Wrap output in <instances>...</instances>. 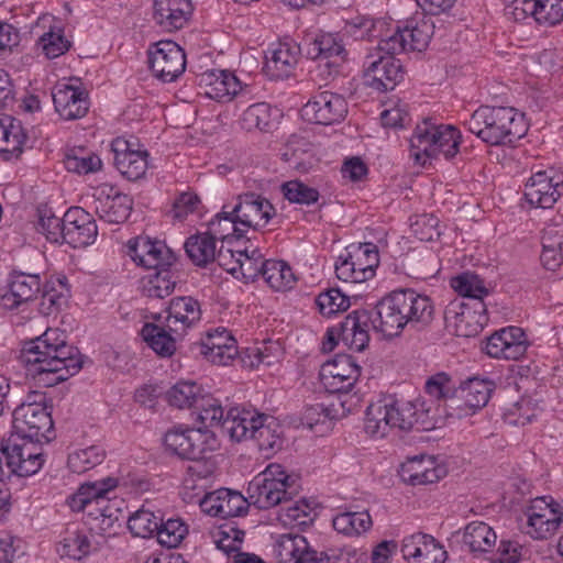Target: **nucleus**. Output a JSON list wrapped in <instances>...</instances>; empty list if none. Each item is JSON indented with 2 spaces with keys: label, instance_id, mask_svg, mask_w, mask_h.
Masks as SVG:
<instances>
[{
  "label": "nucleus",
  "instance_id": "nucleus-1",
  "mask_svg": "<svg viewBox=\"0 0 563 563\" xmlns=\"http://www.w3.org/2000/svg\"><path fill=\"white\" fill-rule=\"evenodd\" d=\"M27 375L38 384L51 387L77 374L82 358L77 347L67 344L59 329H47L42 335L26 342L21 352Z\"/></svg>",
  "mask_w": 563,
  "mask_h": 563
},
{
  "label": "nucleus",
  "instance_id": "nucleus-2",
  "mask_svg": "<svg viewBox=\"0 0 563 563\" xmlns=\"http://www.w3.org/2000/svg\"><path fill=\"white\" fill-rule=\"evenodd\" d=\"M355 316L362 313L368 320L361 325V330L369 329L384 336L398 335L407 324L426 327L431 323L434 314L432 300L412 289L394 290L383 297L373 310H354Z\"/></svg>",
  "mask_w": 563,
  "mask_h": 563
},
{
  "label": "nucleus",
  "instance_id": "nucleus-3",
  "mask_svg": "<svg viewBox=\"0 0 563 563\" xmlns=\"http://www.w3.org/2000/svg\"><path fill=\"white\" fill-rule=\"evenodd\" d=\"M437 426V410L421 397L397 399L389 395L372 401L365 411L364 431L374 439H383L391 431L431 430Z\"/></svg>",
  "mask_w": 563,
  "mask_h": 563
},
{
  "label": "nucleus",
  "instance_id": "nucleus-4",
  "mask_svg": "<svg viewBox=\"0 0 563 563\" xmlns=\"http://www.w3.org/2000/svg\"><path fill=\"white\" fill-rule=\"evenodd\" d=\"M451 287L461 296L452 300L444 310L446 329L456 336L477 335L487 322L484 298L489 290L484 280L474 273H463L451 279Z\"/></svg>",
  "mask_w": 563,
  "mask_h": 563
},
{
  "label": "nucleus",
  "instance_id": "nucleus-5",
  "mask_svg": "<svg viewBox=\"0 0 563 563\" xmlns=\"http://www.w3.org/2000/svg\"><path fill=\"white\" fill-rule=\"evenodd\" d=\"M464 125L492 146L514 145L528 131L523 113L512 107L481 106Z\"/></svg>",
  "mask_w": 563,
  "mask_h": 563
},
{
  "label": "nucleus",
  "instance_id": "nucleus-6",
  "mask_svg": "<svg viewBox=\"0 0 563 563\" xmlns=\"http://www.w3.org/2000/svg\"><path fill=\"white\" fill-rule=\"evenodd\" d=\"M461 132L453 125L437 124L424 119L417 124L410 139L411 157L415 163L426 166L429 159L442 154L446 159L453 158L461 143Z\"/></svg>",
  "mask_w": 563,
  "mask_h": 563
},
{
  "label": "nucleus",
  "instance_id": "nucleus-7",
  "mask_svg": "<svg viewBox=\"0 0 563 563\" xmlns=\"http://www.w3.org/2000/svg\"><path fill=\"white\" fill-rule=\"evenodd\" d=\"M432 15L422 11L416 12L410 18L399 21L394 30L380 38L378 49L396 55L405 52L424 51L434 33Z\"/></svg>",
  "mask_w": 563,
  "mask_h": 563
},
{
  "label": "nucleus",
  "instance_id": "nucleus-8",
  "mask_svg": "<svg viewBox=\"0 0 563 563\" xmlns=\"http://www.w3.org/2000/svg\"><path fill=\"white\" fill-rule=\"evenodd\" d=\"M294 484L282 465L269 464L249 484V498L258 509H268L291 500L296 492Z\"/></svg>",
  "mask_w": 563,
  "mask_h": 563
},
{
  "label": "nucleus",
  "instance_id": "nucleus-9",
  "mask_svg": "<svg viewBox=\"0 0 563 563\" xmlns=\"http://www.w3.org/2000/svg\"><path fill=\"white\" fill-rule=\"evenodd\" d=\"M44 459L41 449L34 441L21 440L11 434L1 442L0 446V475L20 477L36 474L43 466Z\"/></svg>",
  "mask_w": 563,
  "mask_h": 563
},
{
  "label": "nucleus",
  "instance_id": "nucleus-10",
  "mask_svg": "<svg viewBox=\"0 0 563 563\" xmlns=\"http://www.w3.org/2000/svg\"><path fill=\"white\" fill-rule=\"evenodd\" d=\"M12 434L21 440L40 442L53 437V419L42 401H23L12 412Z\"/></svg>",
  "mask_w": 563,
  "mask_h": 563
},
{
  "label": "nucleus",
  "instance_id": "nucleus-11",
  "mask_svg": "<svg viewBox=\"0 0 563 563\" xmlns=\"http://www.w3.org/2000/svg\"><path fill=\"white\" fill-rule=\"evenodd\" d=\"M378 264L379 255L375 244H352L346 249V255L338 258L335 274L345 283H363L375 275Z\"/></svg>",
  "mask_w": 563,
  "mask_h": 563
},
{
  "label": "nucleus",
  "instance_id": "nucleus-12",
  "mask_svg": "<svg viewBox=\"0 0 563 563\" xmlns=\"http://www.w3.org/2000/svg\"><path fill=\"white\" fill-rule=\"evenodd\" d=\"M118 484V478L111 476L101 481L85 483L68 498L67 504L73 511L87 512L92 519L101 518L103 522L112 517L108 507V494Z\"/></svg>",
  "mask_w": 563,
  "mask_h": 563
},
{
  "label": "nucleus",
  "instance_id": "nucleus-13",
  "mask_svg": "<svg viewBox=\"0 0 563 563\" xmlns=\"http://www.w3.org/2000/svg\"><path fill=\"white\" fill-rule=\"evenodd\" d=\"M147 55L150 69L163 82L175 81L185 71V52L173 41H159L152 44Z\"/></svg>",
  "mask_w": 563,
  "mask_h": 563
},
{
  "label": "nucleus",
  "instance_id": "nucleus-14",
  "mask_svg": "<svg viewBox=\"0 0 563 563\" xmlns=\"http://www.w3.org/2000/svg\"><path fill=\"white\" fill-rule=\"evenodd\" d=\"M527 517V533L534 539L552 537L563 522V511L560 504L552 498L539 497L531 501L525 510Z\"/></svg>",
  "mask_w": 563,
  "mask_h": 563
},
{
  "label": "nucleus",
  "instance_id": "nucleus-15",
  "mask_svg": "<svg viewBox=\"0 0 563 563\" xmlns=\"http://www.w3.org/2000/svg\"><path fill=\"white\" fill-rule=\"evenodd\" d=\"M380 52L378 49L377 57L374 54L365 57L364 82L376 91L386 92L393 90L404 79L405 71L400 60L389 54L379 55Z\"/></svg>",
  "mask_w": 563,
  "mask_h": 563
},
{
  "label": "nucleus",
  "instance_id": "nucleus-16",
  "mask_svg": "<svg viewBox=\"0 0 563 563\" xmlns=\"http://www.w3.org/2000/svg\"><path fill=\"white\" fill-rule=\"evenodd\" d=\"M360 374L361 367L351 355L339 354L322 365L320 378L327 391L344 395L343 399H346Z\"/></svg>",
  "mask_w": 563,
  "mask_h": 563
},
{
  "label": "nucleus",
  "instance_id": "nucleus-17",
  "mask_svg": "<svg viewBox=\"0 0 563 563\" xmlns=\"http://www.w3.org/2000/svg\"><path fill=\"white\" fill-rule=\"evenodd\" d=\"M126 249V253L132 261L147 269L168 268L176 261L174 252L163 241H153L147 236H136L129 240Z\"/></svg>",
  "mask_w": 563,
  "mask_h": 563
},
{
  "label": "nucleus",
  "instance_id": "nucleus-18",
  "mask_svg": "<svg viewBox=\"0 0 563 563\" xmlns=\"http://www.w3.org/2000/svg\"><path fill=\"white\" fill-rule=\"evenodd\" d=\"M368 318L365 314L355 316L354 311L350 312L338 327L329 328L322 342V349L331 352L342 341L345 346L355 352L364 351L369 343V334L366 330H361V325Z\"/></svg>",
  "mask_w": 563,
  "mask_h": 563
},
{
  "label": "nucleus",
  "instance_id": "nucleus-19",
  "mask_svg": "<svg viewBox=\"0 0 563 563\" xmlns=\"http://www.w3.org/2000/svg\"><path fill=\"white\" fill-rule=\"evenodd\" d=\"M346 114V100L343 96L331 91L316 93L301 109L303 119L323 125L339 123L345 119Z\"/></svg>",
  "mask_w": 563,
  "mask_h": 563
},
{
  "label": "nucleus",
  "instance_id": "nucleus-20",
  "mask_svg": "<svg viewBox=\"0 0 563 563\" xmlns=\"http://www.w3.org/2000/svg\"><path fill=\"white\" fill-rule=\"evenodd\" d=\"M275 213L272 203L260 195L245 192L239 195L236 202L230 206V214H234L238 223L245 232L247 229L264 227Z\"/></svg>",
  "mask_w": 563,
  "mask_h": 563
},
{
  "label": "nucleus",
  "instance_id": "nucleus-21",
  "mask_svg": "<svg viewBox=\"0 0 563 563\" xmlns=\"http://www.w3.org/2000/svg\"><path fill=\"white\" fill-rule=\"evenodd\" d=\"M528 346L525 331L511 325L493 333L483 350L494 358L519 360L526 354Z\"/></svg>",
  "mask_w": 563,
  "mask_h": 563
},
{
  "label": "nucleus",
  "instance_id": "nucleus-22",
  "mask_svg": "<svg viewBox=\"0 0 563 563\" xmlns=\"http://www.w3.org/2000/svg\"><path fill=\"white\" fill-rule=\"evenodd\" d=\"M562 184L563 177L554 169L539 170L528 179L525 197L531 206L552 208L561 196L559 186Z\"/></svg>",
  "mask_w": 563,
  "mask_h": 563
},
{
  "label": "nucleus",
  "instance_id": "nucleus-23",
  "mask_svg": "<svg viewBox=\"0 0 563 563\" xmlns=\"http://www.w3.org/2000/svg\"><path fill=\"white\" fill-rule=\"evenodd\" d=\"M199 85L208 98L218 102H228L239 95L250 92L247 85L243 86L232 71L223 69L205 71Z\"/></svg>",
  "mask_w": 563,
  "mask_h": 563
},
{
  "label": "nucleus",
  "instance_id": "nucleus-24",
  "mask_svg": "<svg viewBox=\"0 0 563 563\" xmlns=\"http://www.w3.org/2000/svg\"><path fill=\"white\" fill-rule=\"evenodd\" d=\"M64 243L71 247H85L95 242L98 228L90 213L80 207H71L64 213Z\"/></svg>",
  "mask_w": 563,
  "mask_h": 563
},
{
  "label": "nucleus",
  "instance_id": "nucleus-25",
  "mask_svg": "<svg viewBox=\"0 0 563 563\" xmlns=\"http://www.w3.org/2000/svg\"><path fill=\"white\" fill-rule=\"evenodd\" d=\"M307 56L319 59V68H327L328 75L332 76L339 73L340 66L346 60L347 52L335 34L322 33L308 44Z\"/></svg>",
  "mask_w": 563,
  "mask_h": 563
},
{
  "label": "nucleus",
  "instance_id": "nucleus-26",
  "mask_svg": "<svg viewBox=\"0 0 563 563\" xmlns=\"http://www.w3.org/2000/svg\"><path fill=\"white\" fill-rule=\"evenodd\" d=\"M402 556L408 563H444L446 551L431 536L417 532L404 538Z\"/></svg>",
  "mask_w": 563,
  "mask_h": 563
},
{
  "label": "nucleus",
  "instance_id": "nucleus-27",
  "mask_svg": "<svg viewBox=\"0 0 563 563\" xmlns=\"http://www.w3.org/2000/svg\"><path fill=\"white\" fill-rule=\"evenodd\" d=\"M199 505L203 512L228 519L243 515L247 509V499L239 492L222 488L206 494Z\"/></svg>",
  "mask_w": 563,
  "mask_h": 563
},
{
  "label": "nucleus",
  "instance_id": "nucleus-28",
  "mask_svg": "<svg viewBox=\"0 0 563 563\" xmlns=\"http://www.w3.org/2000/svg\"><path fill=\"white\" fill-rule=\"evenodd\" d=\"M111 150L117 169L126 179L137 180L145 175L148 167L146 151L133 150L132 144L123 137L114 139Z\"/></svg>",
  "mask_w": 563,
  "mask_h": 563
},
{
  "label": "nucleus",
  "instance_id": "nucleus-29",
  "mask_svg": "<svg viewBox=\"0 0 563 563\" xmlns=\"http://www.w3.org/2000/svg\"><path fill=\"white\" fill-rule=\"evenodd\" d=\"M301 55V48L294 40H284L274 44L266 54L265 68L274 79L289 77Z\"/></svg>",
  "mask_w": 563,
  "mask_h": 563
},
{
  "label": "nucleus",
  "instance_id": "nucleus-30",
  "mask_svg": "<svg viewBox=\"0 0 563 563\" xmlns=\"http://www.w3.org/2000/svg\"><path fill=\"white\" fill-rule=\"evenodd\" d=\"M276 551L282 562L329 563L332 559L327 552L312 549L300 534H283L277 542Z\"/></svg>",
  "mask_w": 563,
  "mask_h": 563
},
{
  "label": "nucleus",
  "instance_id": "nucleus-31",
  "mask_svg": "<svg viewBox=\"0 0 563 563\" xmlns=\"http://www.w3.org/2000/svg\"><path fill=\"white\" fill-rule=\"evenodd\" d=\"M52 96L55 110L64 120L80 119L89 110L88 92L82 87L59 84Z\"/></svg>",
  "mask_w": 563,
  "mask_h": 563
},
{
  "label": "nucleus",
  "instance_id": "nucleus-32",
  "mask_svg": "<svg viewBox=\"0 0 563 563\" xmlns=\"http://www.w3.org/2000/svg\"><path fill=\"white\" fill-rule=\"evenodd\" d=\"M196 349L217 365H228L238 354L236 340L224 328L208 332L206 339L198 343Z\"/></svg>",
  "mask_w": 563,
  "mask_h": 563
},
{
  "label": "nucleus",
  "instance_id": "nucleus-33",
  "mask_svg": "<svg viewBox=\"0 0 563 563\" xmlns=\"http://www.w3.org/2000/svg\"><path fill=\"white\" fill-rule=\"evenodd\" d=\"M166 327L177 336L194 327L201 319V308L192 297H177L170 300L167 309Z\"/></svg>",
  "mask_w": 563,
  "mask_h": 563
},
{
  "label": "nucleus",
  "instance_id": "nucleus-34",
  "mask_svg": "<svg viewBox=\"0 0 563 563\" xmlns=\"http://www.w3.org/2000/svg\"><path fill=\"white\" fill-rule=\"evenodd\" d=\"M263 415L256 410L231 408L221 423V433L238 442L250 439L253 429L262 423Z\"/></svg>",
  "mask_w": 563,
  "mask_h": 563
},
{
  "label": "nucleus",
  "instance_id": "nucleus-35",
  "mask_svg": "<svg viewBox=\"0 0 563 563\" xmlns=\"http://www.w3.org/2000/svg\"><path fill=\"white\" fill-rule=\"evenodd\" d=\"M191 12L190 0H154V20L166 31L181 29Z\"/></svg>",
  "mask_w": 563,
  "mask_h": 563
},
{
  "label": "nucleus",
  "instance_id": "nucleus-36",
  "mask_svg": "<svg viewBox=\"0 0 563 563\" xmlns=\"http://www.w3.org/2000/svg\"><path fill=\"white\" fill-rule=\"evenodd\" d=\"M338 405L332 402L330 407H323V405L316 404L307 406L301 416V422L303 426L312 429L316 424L324 422L327 418L335 419L341 416H345L353 411V408L357 406L360 399L356 395H351L346 399L338 398Z\"/></svg>",
  "mask_w": 563,
  "mask_h": 563
},
{
  "label": "nucleus",
  "instance_id": "nucleus-37",
  "mask_svg": "<svg viewBox=\"0 0 563 563\" xmlns=\"http://www.w3.org/2000/svg\"><path fill=\"white\" fill-rule=\"evenodd\" d=\"M10 292L3 296L5 305L18 307L36 297L41 289V280L37 274L15 273L11 277Z\"/></svg>",
  "mask_w": 563,
  "mask_h": 563
},
{
  "label": "nucleus",
  "instance_id": "nucleus-38",
  "mask_svg": "<svg viewBox=\"0 0 563 563\" xmlns=\"http://www.w3.org/2000/svg\"><path fill=\"white\" fill-rule=\"evenodd\" d=\"M404 475L412 485L430 484L439 481L444 475L442 467L435 466L431 456H415L402 465Z\"/></svg>",
  "mask_w": 563,
  "mask_h": 563
},
{
  "label": "nucleus",
  "instance_id": "nucleus-39",
  "mask_svg": "<svg viewBox=\"0 0 563 563\" xmlns=\"http://www.w3.org/2000/svg\"><path fill=\"white\" fill-rule=\"evenodd\" d=\"M278 114L277 109H273L266 102H257L250 106L241 115V128L246 131H269Z\"/></svg>",
  "mask_w": 563,
  "mask_h": 563
},
{
  "label": "nucleus",
  "instance_id": "nucleus-40",
  "mask_svg": "<svg viewBox=\"0 0 563 563\" xmlns=\"http://www.w3.org/2000/svg\"><path fill=\"white\" fill-rule=\"evenodd\" d=\"M184 246L188 257L197 266L205 267L216 260L217 243L208 232L189 236Z\"/></svg>",
  "mask_w": 563,
  "mask_h": 563
},
{
  "label": "nucleus",
  "instance_id": "nucleus-41",
  "mask_svg": "<svg viewBox=\"0 0 563 563\" xmlns=\"http://www.w3.org/2000/svg\"><path fill=\"white\" fill-rule=\"evenodd\" d=\"M132 199L124 194L115 192L113 196H107L103 201L97 206V213L100 219L113 224L124 222L131 212Z\"/></svg>",
  "mask_w": 563,
  "mask_h": 563
},
{
  "label": "nucleus",
  "instance_id": "nucleus-42",
  "mask_svg": "<svg viewBox=\"0 0 563 563\" xmlns=\"http://www.w3.org/2000/svg\"><path fill=\"white\" fill-rule=\"evenodd\" d=\"M25 139L20 121L11 118L0 121V152L5 158L19 157Z\"/></svg>",
  "mask_w": 563,
  "mask_h": 563
},
{
  "label": "nucleus",
  "instance_id": "nucleus-43",
  "mask_svg": "<svg viewBox=\"0 0 563 563\" xmlns=\"http://www.w3.org/2000/svg\"><path fill=\"white\" fill-rule=\"evenodd\" d=\"M234 214H230V205H224L222 211L209 222L208 233L217 241L222 243L229 241L232 236L241 239L244 236L245 229L238 223Z\"/></svg>",
  "mask_w": 563,
  "mask_h": 563
},
{
  "label": "nucleus",
  "instance_id": "nucleus-44",
  "mask_svg": "<svg viewBox=\"0 0 563 563\" xmlns=\"http://www.w3.org/2000/svg\"><path fill=\"white\" fill-rule=\"evenodd\" d=\"M496 540L495 531L483 521H473L464 529L463 543L472 552H487L495 545Z\"/></svg>",
  "mask_w": 563,
  "mask_h": 563
},
{
  "label": "nucleus",
  "instance_id": "nucleus-45",
  "mask_svg": "<svg viewBox=\"0 0 563 563\" xmlns=\"http://www.w3.org/2000/svg\"><path fill=\"white\" fill-rule=\"evenodd\" d=\"M143 340L159 356L169 357L176 351V338L165 328L155 323H145L141 330Z\"/></svg>",
  "mask_w": 563,
  "mask_h": 563
},
{
  "label": "nucleus",
  "instance_id": "nucleus-46",
  "mask_svg": "<svg viewBox=\"0 0 563 563\" xmlns=\"http://www.w3.org/2000/svg\"><path fill=\"white\" fill-rule=\"evenodd\" d=\"M250 439L256 441L263 452L275 451L282 448V427L272 416L263 415Z\"/></svg>",
  "mask_w": 563,
  "mask_h": 563
},
{
  "label": "nucleus",
  "instance_id": "nucleus-47",
  "mask_svg": "<svg viewBox=\"0 0 563 563\" xmlns=\"http://www.w3.org/2000/svg\"><path fill=\"white\" fill-rule=\"evenodd\" d=\"M462 397L475 412L485 407L495 390V383L488 378L472 377L460 385Z\"/></svg>",
  "mask_w": 563,
  "mask_h": 563
},
{
  "label": "nucleus",
  "instance_id": "nucleus-48",
  "mask_svg": "<svg viewBox=\"0 0 563 563\" xmlns=\"http://www.w3.org/2000/svg\"><path fill=\"white\" fill-rule=\"evenodd\" d=\"M201 424L199 428L209 429L218 427L221 431V423L224 420L223 408L219 399L205 393L198 398V404L192 409V416Z\"/></svg>",
  "mask_w": 563,
  "mask_h": 563
},
{
  "label": "nucleus",
  "instance_id": "nucleus-49",
  "mask_svg": "<svg viewBox=\"0 0 563 563\" xmlns=\"http://www.w3.org/2000/svg\"><path fill=\"white\" fill-rule=\"evenodd\" d=\"M203 394V388L194 382H178L166 391L165 398L173 407L194 409Z\"/></svg>",
  "mask_w": 563,
  "mask_h": 563
},
{
  "label": "nucleus",
  "instance_id": "nucleus-50",
  "mask_svg": "<svg viewBox=\"0 0 563 563\" xmlns=\"http://www.w3.org/2000/svg\"><path fill=\"white\" fill-rule=\"evenodd\" d=\"M263 267L264 273L262 277L274 290H287L295 285L296 277L286 262L268 260Z\"/></svg>",
  "mask_w": 563,
  "mask_h": 563
},
{
  "label": "nucleus",
  "instance_id": "nucleus-51",
  "mask_svg": "<svg viewBox=\"0 0 563 563\" xmlns=\"http://www.w3.org/2000/svg\"><path fill=\"white\" fill-rule=\"evenodd\" d=\"M333 528L346 536H358L372 527V518L367 511H346L336 515Z\"/></svg>",
  "mask_w": 563,
  "mask_h": 563
},
{
  "label": "nucleus",
  "instance_id": "nucleus-52",
  "mask_svg": "<svg viewBox=\"0 0 563 563\" xmlns=\"http://www.w3.org/2000/svg\"><path fill=\"white\" fill-rule=\"evenodd\" d=\"M176 279L169 267L157 269L143 280V292L148 298L163 299L174 291Z\"/></svg>",
  "mask_w": 563,
  "mask_h": 563
},
{
  "label": "nucleus",
  "instance_id": "nucleus-53",
  "mask_svg": "<svg viewBox=\"0 0 563 563\" xmlns=\"http://www.w3.org/2000/svg\"><path fill=\"white\" fill-rule=\"evenodd\" d=\"M69 296L67 278L65 276L49 280L44 286L41 301V311L45 314L58 310Z\"/></svg>",
  "mask_w": 563,
  "mask_h": 563
},
{
  "label": "nucleus",
  "instance_id": "nucleus-54",
  "mask_svg": "<svg viewBox=\"0 0 563 563\" xmlns=\"http://www.w3.org/2000/svg\"><path fill=\"white\" fill-rule=\"evenodd\" d=\"M189 440L188 460L196 462L205 459L207 453L216 451L219 446L216 433L206 428L189 429Z\"/></svg>",
  "mask_w": 563,
  "mask_h": 563
},
{
  "label": "nucleus",
  "instance_id": "nucleus-55",
  "mask_svg": "<svg viewBox=\"0 0 563 563\" xmlns=\"http://www.w3.org/2000/svg\"><path fill=\"white\" fill-rule=\"evenodd\" d=\"M64 165L68 172L89 174L99 170L102 162L98 155L85 148H73L65 155Z\"/></svg>",
  "mask_w": 563,
  "mask_h": 563
},
{
  "label": "nucleus",
  "instance_id": "nucleus-56",
  "mask_svg": "<svg viewBox=\"0 0 563 563\" xmlns=\"http://www.w3.org/2000/svg\"><path fill=\"white\" fill-rule=\"evenodd\" d=\"M90 548V541L84 531L67 530L66 536L57 547V552L63 558L81 560L89 554Z\"/></svg>",
  "mask_w": 563,
  "mask_h": 563
},
{
  "label": "nucleus",
  "instance_id": "nucleus-57",
  "mask_svg": "<svg viewBox=\"0 0 563 563\" xmlns=\"http://www.w3.org/2000/svg\"><path fill=\"white\" fill-rule=\"evenodd\" d=\"M106 451L100 445L77 450L68 455V467L74 473H84L102 463Z\"/></svg>",
  "mask_w": 563,
  "mask_h": 563
},
{
  "label": "nucleus",
  "instance_id": "nucleus-58",
  "mask_svg": "<svg viewBox=\"0 0 563 563\" xmlns=\"http://www.w3.org/2000/svg\"><path fill=\"white\" fill-rule=\"evenodd\" d=\"M161 517L155 515L152 510L142 508L130 516L128 527L131 533L135 537L150 538L156 536L159 528Z\"/></svg>",
  "mask_w": 563,
  "mask_h": 563
},
{
  "label": "nucleus",
  "instance_id": "nucleus-59",
  "mask_svg": "<svg viewBox=\"0 0 563 563\" xmlns=\"http://www.w3.org/2000/svg\"><path fill=\"white\" fill-rule=\"evenodd\" d=\"M433 410H437V419L441 417L461 419L475 413L474 408H471L468 401L462 397L460 386L454 388V393L448 397L444 404H438Z\"/></svg>",
  "mask_w": 563,
  "mask_h": 563
},
{
  "label": "nucleus",
  "instance_id": "nucleus-60",
  "mask_svg": "<svg viewBox=\"0 0 563 563\" xmlns=\"http://www.w3.org/2000/svg\"><path fill=\"white\" fill-rule=\"evenodd\" d=\"M236 253L238 257L235 263L238 264V272H240L245 279L254 280L263 275V266L267 261L264 260L258 249H253L252 251L245 249L243 251H236Z\"/></svg>",
  "mask_w": 563,
  "mask_h": 563
},
{
  "label": "nucleus",
  "instance_id": "nucleus-61",
  "mask_svg": "<svg viewBox=\"0 0 563 563\" xmlns=\"http://www.w3.org/2000/svg\"><path fill=\"white\" fill-rule=\"evenodd\" d=\"M187 532V526L180 519H168L164 521L161 517L156 538L159 544L173 549L180 544Z\"/></svg>",
  "mask_w": 563,
  "mask_h": 563
},
{
  "label": "nucleus",
  "instance_id": "nucleus-62",
  "mask_svg": "<svg viewBox=\"0 0 563 563\" xmlns=\"http://www.w3.org/2000/svg\"><path fill=\"white\" fill-rule=\"evenodd\" d=\"M376 22L368 16L356 15L345 20L342 33L354 41L372 40L376 37Z\"/></svg>",
  "mask_w": 563,
  "mask_h": 563
},
{
  "label": "nucleus",
  "instance_id": "nucleus-63",
  "mask_svg": "<svg viewBox=\"0 0 563 563\" xmlns=\"http://www.w3.org/2000/svg\"><path fill=\"white\" fill-rule=\"evenodd\" d=\"M64 217L59 218L49 209H38L37 230L46 236L49 242L64 243Z\"/></svg>",
  "mask_w": 563,
  "mask_h": 563
},
{
  "label": "nucleus",
  "instance_id": "nucleus-64",
  "mask_svg": "<svg viewBox=\"0 0 563 563\" xmlns=\"http://www.w3.org/2000/svg\"><path fill=\"white\" fill-rule=\"evenodd\" d=\"M316 303L321 314L332 316L339 311H344L350 307V299L336 288H330L319 294Z\"/></svg>",
  "mask_w": 563,
  "mask_h": 563
}]
</instances>
